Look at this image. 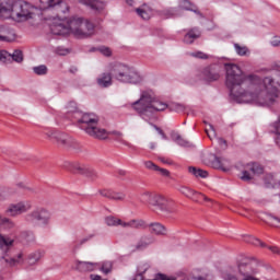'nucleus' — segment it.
Listing matches in <instances>:
<instances>
[{"label": "nucleus", "instance_id": "obj_26", "mask_svg": "<svg viewBox=\"0 0 280 280\" xmlns=\"http://www.w3.org/2000/svg\"><path fill=\"white\" fill-rule=\"evenodd\" d=\"M188 172L189 174H192V176H196V178H207V176H209V172L196 166H189Z\"/></svg>", "mask_w": 280, "mask_h": 280}, {"label": "nucleus", "instance_id": "obj_19", "mask_svg": "<svg viewBox=\"0 0 280 280\" xmlns=\"http://www.w3.org/2000/svg\"><path fill=\"white\" fill-rule=\"evenodd\" d=\"M75 270L79 272H93V270H97V262H91V261H82V260H75L74 261Z\"/></svg>", "mask_w": 280, "mask_h": 280}, {"label": "nucleus", "instance_id": "obj_55", "mask_svg": "<svg viewBox=\"0 0 280 280\" xmlns=\"http://www.w3.org/2000/svg\"><path fill=\"white\" fill-rule=\"evenodd\" d=\"M208 126L209 128H206V133L208 135L209 139H213V137H215V128L211 124Z\"/></svg>", "mask_w": 280, "mask_h": 280}, {"label": "nucleus", "instance_id": "obj_41", "mask_svg": "<svg viewBox=\"0 0 280 280\" xmlns=\"http://www.w3.org/2000/svg\"><path fill=\"white\" fill-rule=\"evenodd\" d=\"M12 244H14V240L0 235V248H8V246H12Z\"/></svg>", "mask_w": 280, "mask_h": 280}, {"label": "nucleus", "instance_id": "obj_5", "mask_svg": "<svg viewBox=\"0 0 280 280\" xmlns=\"http://www.w3.org/2000/svg\"><path fill=\"white\" fill-rule=\"evenodd\" d=\"M112 73L115 80L125 84H141L143 82V78L139 75V72L135 68H130L124 63H112Z\"/></svg>", "mask_w": 280, "mask_h": 280}, {"label": "nucleus", "instance_id": "obj_18", "mask_svg": "<svg viewBox=\"0 0 280 280\" xmlns=\"http://www.w3.org/2000/svg\"><path fill=\"white\" fill-rule=\"evenodd\" d=\"M94 30L95 26L93 25V23H91L89 20H81L77 36H79V38H86L89 36H93Z\"/></svg>", "mask_w": 280, "mask_h": 280}, {"label": "nucleus", "instance_id": "obj_29", "mask_svg": "<svg viewBox=\"0 0 280 280\" xmlns=\"http://www.w3.org/2000/svg\"><path fill=\"white\" fill-rule=\"evenodd\" d=\"M67 109L69 117L73 119H75V113H80V110L78 109V104L75 102H70L67 106Z\"/></svg>", "mask_w": 280, "mask_h": 280}, {"label": "nucleus", "instance_id": "obj_38", "mask_svg": "<svg viewBox=\"0 0 280 280\" xmlns=\"http://www.w3.org/2000/svg\"><path fill=\"white\" fill-rule=\"evenodd\" d=\"M156 194L154 192H150V191H145L141 195V202H144L147 205H152V200L154 199V196Z\"/></svg>", "mask_w": 280, "mask_h": 280}, {"label": "nucleus", "instance_id": "obj_9", "mask_svg": "<svg viewBox=\"0 0 280 280\" xmlns=\"http://www.w3.org/2000/svg\"><path fill=\"white\" fill-rule=\"evenodd\" d=\"M21 191H24L25 194H34V188L27 186L25 182H18L12 186L0 188V202L8 200V198H12V196H16V194H21Z\"/></svg>", "mask_w": 280, "mask_h": 280}, {"label": "nucleus", "instance_id": "obj_4", "mask_svg": "<svg viewBox=\"0 0 280 280\" xmlns=\"http://www.w3.org/2000/svg\"><path fill=\"white\" fill-rule=\"evenodd\" d=\"M34 10H36V8L25 0H8L3 19L27 21L34 16Z\"/></svg>", "mask_w": 280, "mask_h": 280}, {"label": "nucleus", "instance_id": "obj_10", "mask_svg": "<svg viewBox=\"0 0 280 280\" xmlns=\"http://www.w3.org/2000/svg\"><path fill=\"white\" fill-rule=\"evenodd\" d=\"M152 207H156L159 211L165 215V218H170V215H174L176 213V208L174 207V202H171L163 195L155 194L152 199Z\"/></svg>", "mask_w": 280, "mask_h": 280}, {"label": "nucleus", "instance_id": "obj_1", "mask_svg": "<svg viewBox=\"0 0 280 280\" xmlns=\"http://www.w3.org/2000/svg\"><path fill=\"white\" fill-rule=\"evenodd\" d=\"M225 71V84L236 104L270 106L279 97L280 73L265 79L255 74L246 75L235 63H226Z\"/></svg>", "mask_w": 280, "mask_h": 280}, {"label": "nucleus", "instance_id": "obj_8", "mask_svg": "<svg viewBox=\"0 0 280 280\" xmlns=\"http://www.w3.org/2000/svg\"><path fill=\"white\" fill-rule=\"evenodd\" d=\"M40 9L46 10L48 14H52L48 18L52 21L60 19L61 14L69 12V5L62 0H51L48 4L40 3Z\"/></svg>", "mask_w": 280, "mask_h": 280}, {"label": "nucleus", "instance_id": "obj_21", "mask_svg": "<svg viewBox=\"0 0 280 280\" xmlns=\"http://www.w3.org/2000/svg\"><path fill=\"white\" fill-rule=\"evenodd\" d=\"M196 38H200V30L198 27L191 28L184 37V43L191 45Z\"/></svg>", "mask_w": 280, "mask_h": 280}, {"label": "nucleus", "instance_id": "obj_57", "mask_svg": "<svg viewBox=\"0 0 280 280\" xmlns=\"http://www.w3.org/2000/svg\"><path fill=\"white\" fill-rule=\"evenodd\" d=\"M7 5H8V0H0V16L2 19L4 18Z\"/></svg>", "mask_w": 280, "mask_h": 280}, {"label": "nucleus", "instance_id": "obj_49", "mask_svg": "<svg viewBox=\"0 0 280 280\" xmlns=\"http://www.w3.org/2000/svg\"><path fill=\"white\" fill-rule=\"evenodd\" d=\"M186 108L187 107H185V105L180 103H175L171 106V110H175V113H185Z\"/></svg>", "mask_w": 280, "mask_h": 280}, {"label": "nucleus", "instance_id": "obj_3", "mask_svg": "<svg viewBox=\"0 0 280 280\" xmlns=\"http://www.w3.org/2000/svg\"><path fill=\"white\" fill-rule=\"evenodd\" d=\"M74 121H77L79 128L84 130L92 139L105 141V139H108V135H110L106 129L98 127L100 117L93 113L77 112L74 113Z\"/></svg>", "mask_w": 280, "mask_h": 280}, {"label": "nucleus", "instance_id": "obj_52", "mask_svg": "<svg viewBox=\"0 0 280 280\" xmlns=\"http://www.w3.org/2000/svg\"><path fill=\"white\" fill-rule=\"evenodd\" d=\"M112 200H126V194L113 190Z\"/></svg>", "mask_w": 280, "mask_h": 280}, {"label": "nucleus", "instance_id": "obj_44", "mask_svg": "<svg viewBox=\"0 0 280 280\" xmlns=\"http://www.w3.org/2000/svg\"><path fill=\"white\" fill-rule=\"evenodd\" d=\"M212 167H214V170H222V172H229V168L224 167V164H222L220 158H214V161L212 162Z\"/></svg>", "mask_w": 280, "mask_h": 280}, {"label": "nucleus", "instance_id": "obj_51", "mask_svg": "<svg viewBox=\"0 0 280 280\" xmlns=\"http://www.w3.org/2000/svg\"><path fill=\"white\" fill-rule=\"evenodd\" d=\"M113 191L112 189H102L98 190V194L103 197V198H108L109 200H113Z\"/></svg>", "mask_w": 280, "mask_h": 280}, {"label": "nucleus", "instance_id": "obj_53", "mask_svg": "<svg viewBox=\"0 0 280 280\" xmlns=\"http://www.w3.org/2000/svg\"><path fill=\"white\" fill-rule=\"evenodd\" d=\"M275 128H276V133H277L276 143L280 148V116H279L278 122L275 124Z\"/></svg>", "mask_w": 280, "mask_h": 280}, {"label": "nucleus", "instance_id": "obj_36", "mask_svg": "<svg viewBox=\"0 0 280 280\" xmlns=\"http://www.w3.org/2000/svg\"><path fill=\"white\" fill-rule=\"evenodd\" d=\"M88 5L91 8V10H104V2L100 0H89Z\"/></svg>", "mask_w": 280, "mask_h": 280}, {"label": "nucleus", "instance_id": "obj_58", "mask_svg": "<svg viewBox=\"0 0 280 280\" xmlns=\"http://www.w3.org/2000/svg\"><path fill=\"white\" fill-rule=\"evenodd\" d=\"M241 179L245 182L253 180V175H250V172L248 171H243Z\"/></svg>", "mask_w": 280, "mask_h": 280}, {"label": "nucleus", "instance_id": "obj_50", "mask_svg": "<svg viewBox=\"0 0 280 280\" xmlns=\"http://www.w3.org/2000/svg\"><path fill=\"white\" fill-rule=\"evenodd\" d=\"M132 229H137V230L145 229V221L133 219L132 220Z\"/></svg>", "mask_w": 280, "mask_h": 280}, {"label": "nucleus", "instance_id": "obj_22", "mask_svg": "<svg viewBox=\"0 0 280 280\" xmlns=\"http://www.w3.org/2000/svg\"><path fill=\"white\" fill-rule=\"evenodd\" d=\"M144 167H147V170H151V172H160L162 176H170V171L159 167V165L154 164L152 161L144 162Z\"/></svg>", "mask_w": 280, "mask_h": 280}, {"label": "nucleus", "instance_id": "obj_45", "mask_svg": "<svg viewBox=\"0 0 280 280\" xmlns=\"http://www.w3.org/2000/svg\"><path fill=\"white\" fill-rule=\"evenodd\" d=\"M266 222H268V224H270L271 226L280 228V219L272 215V214L267 215V221Z\"/></svg>", "mask_w": 280, "mask_h": 280}, {"label": "nucleus", "instance_id": "obj_14", "mask_svg": "<svg viewBox=\"0 0 280 280\" xmlns=\"http://www.w3.org/2000/svg\"><path fill=\"white\" fill-rule=\"evenodd\" d=\"M221 68L219 65H211L202 69L201 78L207 82H215L220 80Z\"/></svg>", "mask_w": 280, "mask_h": 280}, {"label": "nucleus", "instance_id": "obj_43", "mask_svg": "<svg viewBox=\"0 0 280 280\" xmlns=\"http://www.w3.org/2000/svg\"><path fill=\"white\" fill-rule=\"evenodd\" d=\"M33 71L36 75H47L48 69H47V66L40 65V66L34 67Z\"/></svg>", "mask_w": 280, "mask_h": 280}, {"label": "nucleus", "instance_id": "obj_62", "mask_svg": "<svg viewBox=\"0 0 280 280\" xmlns=\"http://www.w3.org/2000/svg\"><path fill=\"white\" fill-rule=\"evenodd\" d=\"M158 279H160V280H176L174 277H168L163 273H158Z\"/></svg>", "mask_w": 280, "mask_h": 280}, {"label": "nucleus", "instance_id": "obj_27", "mask_svg": "<svg viewBox=\"0 0 280 280\" xmlns=\"http://www.w3.org/2000/svg\"><path fill=\"white\" fill-rule=\"evenodd\" d=\"M0 226H3V229H14L16 226V223L12 221V219H8L5 217L0 215Z\"/></svg>", "mask_w": 280, "mask_h": 280}, {"label": "nucleus", "instance_id": "obj_2", "mask_svg": "<svg viewBox=\"0 0 280 280\" xmlns=\"http://www.w3.org/2000/svg\"><path fill=\"white\" fill-rule=\"evenodd\" d=\"M131 108L140 115L144 121H152L156 117V113L166 110V103L154 98V92L143 91L140 98L131 104Z\"/></svg>", "mask_w": 280, "mask_h": 280}, {"label": "nucleus", "instance_id": "obj_46", "mask_svg": "<svg viewBox=\"0 0 280 280\" xmlns=\"http://www.w3.org/2000/svg\"><path fill=\"white\" fill-rule=\"evenodd\" d=\"M148 246H150V243L142 238L136 244L133 252L145 250Z\"/></svg>", "mask_w": 280, "mask_h": 280}, {"label": "nucleus", "instance_id": "obj_61", "mask_svg": "<svg viewBox=\"0 0 280 280\" xmlns=\"http://www.w3.org/2000/svg\"><path fill=\"white\" fill-rule=\"evenodd\" d=\"M120 226H122V229H132V220L130 221H120Z\"/></svg>", "mask_w": 280, "mask_h": 280}, {"label": "nucleus", "instance_id": "obj_28", "mask_svg": "<svg viewBox=\"0 0 280 280\" xmlns=\"http://www.w3.org/2000/svg\"><path fill=\"white\" fill-rule=\"evenodd\" d=\"M43 258V253L35 252L28 255V264L30 266H34L35 264H38L40 259Z\"/></svg>", "mask_w": 280, "mask_h": 280}, {"label": "nucleus", "instance_id": "obj_56", "mask_svg": "<svg viewBox=\"0 0 280 280\" xmlns=\"http://www.w3.org/2000/svg\"><path fill=\"white\" fill-rule=\"evenodd\" d=\"M190 56H192V58H199L201 60H207V58H209V55L202 51L191 52Z\"/></svg>", "mask_w": 280, "mask_h": 280}, {"label": "nucleus", "instance_id": "obj_34", "mask_svg": "<svg viewBox=\"0 0 280 280\" xmlns=\"http://www.w3.org/2000/svg\"><path fill=\"white\" fill-rule=\"evenodd\" d=\"M245 242L247 244H253V246H261V248H266V243H264L259 238H256L253 236H246Z\"/></svg>", "mask_w": 280, "mask_h": 280}, {"label": "nucleus", "instance_id": "obj_23", "mask_svg": "<svg viewBox=\"0 0 280 280\" xmlns=\"http://www.w3.org/2000/svg\"><path fill=\"white\" fill-rule=\"evenodd\" d=\"M149 226L154 235H167V228L161 223H151Z\"/></svg>", "mask_w": 280, "mask_h": 280}, {"label": "nucleus", "instance_id": "obj_30", "mask_svg": "<svg viewBox=\"0 0 280 280\" xmlns=\"http://www.w3.org/2000/svg\"><path fill=\"white\" fill-rule=\"evenodd\" d=\"M178 191L183 194V196H186V198H194L196 196V190L188 188L186 186H180L178 188Z\"/></svg>", "mask_w": 280, "mask_h": 280}, {"label": "nucleus", "instance_id": "obj_47", "mask_svg": "<svg viewBox=\"0 0 280 280\" xmlns=\"http://www.w3.org/2000/svg\"><path fill=\"white\" fill-rule=\"evenodd\" d=\"M176 9L174 8H170V9H165L162 11V15L165 18V19H172V16H176Z\"/></svg>", "mask_w": 280, "mask_h": 280}, {"label": "nucleus", "instance_id": "obj_60", "mask_svg": "<svg viewBox=\"0 0 280 280\" xmlns=\"http://www.w3.org/2000/svg\"><path fill=\"white\" fill-rule=\"evenodd\" d=\"M56 51L59 56H67V54H69V49L62 47H58Z\"/></svg>", "mask_w": 280, "mask_h": 280}, {"label": "nucleus", "instance_id": "obj_7", "mask_svg": "<svg viewBox=\"0 0 280 280\" xmlns=\"http://www.w3.org/2000/svg\"><path fill=\"white\" fill-rule=\"evenodd\" d=\"M51 220V213L45 208H36L35 210L26 213L24 215V222L36 226V224H43V226H48Z\"/></svg>", "mask_w": 280, "mask_h": 280}, {"label": "nucleus", "instance_id": "obj_32", "mask_svg": "<svg viewBox=\"0 0 280 280\" xmlns=\"http://www.w3.org/2000/svg\"><path fill=\"white\" fill-rule=\"evenodd\" d=\"M148 270H150V264H148V262L140 264L138 266L136 277H140V280L143 279V275H145V272H148Z\"/></svg>", "mask_w": 280, "mask_h": 280}, {"label": "nucleus", "instance_id": "obj_54", "mask_svg": "<svg viewBox=\"0 0 280 280\" xmlns=\"http://www.w3.org/2000/svg\"><path fill=\"white\" fill-rule=\"evenodd\" d=\"M10 58H12L11 54H9L5 50H0V61L1 62H5V61L10 60Z\"/></svg>", "mask_w": 280, "mask_h": 280}, {"label": "nucleus", "instance_id": "obj_42", "mask_svg": "<svg viewBox=\"0 0 280 280\" xmlns=\"http://www.w3.org/2000/svg\"><path fill=\"white\" fill-rule=\"evenodd\" d=\"M93 51H100V54H102L103 56H106L107 58H110V56H113V50H110L106 46L94 48Z\"/></svg>", "mask_w": 280, "mask_h": 280}, {"label": "nucleus", "instance_id": "obj_20", "mask_svg": "<svg viewBox=\"0 0 280 280\" xmlns=\"http://www.w3.org/2000/svg\"><path fill=\"white\" fill-rule=\"evenodd\" d=\"M16 38L14 31L7 26H0V42L12 43Z\"/></svg>", "mask_w": 280, "mask_h": 280}, {"label": "nucleus", "instance_id": "obj_37", "mask_svg": "<svg viewBox=\"0 0 280 280\" xmlns=\"http://www.w3.org/2000/svg\"><path fill=\"white\" fill-rule=\"evenodd\" d=\"M234 49L237 56H248V54H250V50H248V47L241 46L240 44H234Z\"/></svg>", "mask_w": 280, "mask_h": 280}, {"label": "nucleus", "instance_id": "obj_33", "mask_svg": "<svg viewBox=\"0 0 280 280\" xmlns=\"http://www.w3.org/2000/svg\"><path fill=\"white\" fill-rule=\"evenodd\" d=\"M105 224H107V226H121V219L109 215L105 218Z\"/></svg>", "mask_w": 280, "mask_h": 280}, {"label": "nucleus", "instance_id": "obj_24", "mask_svg": "<svg viewBox=\"0 0 280 280\" xmlns=\"http://www.w3.org/2000/svg\"><path fill=\"white\" fill-rule=\"evenodd\" d=\"M20 241L23 244H32L36 242V236L34 235V232L32 231H23L20 234Z\"/></svg>", "mask_w": 280, "mask_h": 280}, {"label": "nucleus", "instance_id": "obj_12", "mask_svg": "<svg viewBox=\"0 0 280 280\" xmlns=\"http://www.w3.org/2000/svg\"><path fill=\"white\" fill-rule=\"evenodd\" d=\"M32 209V201L22 200L16 203H10L5 209V215L9 218H19V215H23V213H27Z\"/></svg>", "mask_w": 280, "mask_h": 280}, {"label": "nucleus", "instance_id": "obj_16", "mask_svg": "<svg viewBox=\"0 0 280 280\" xmlns=\"http://www.w3.org/2000/svg\"><path fill=\"white\" fill-rule=\"evenodd\" d=\"M256 272L255 262L243 261L238 264V275L241 279H246L247 277H253Z\"/></svg>", "mask_w": 280, "mask_h": 280}, {"label": "nucleus", "instance_id": "obj_63", "mask_svg": "<svg viewBox=\"0 0 280 280\" xmlns=\"http://www.w3.org/2000/svg\"><path fill=\"white\" fill-rule=\"evenodd\" d=\"M268 248H269V250H271V253H273V255H280V249H279V247L269 246Z\"/></svg>", "mask_w": 280, "mask_h": 280}, {"label": "nucleus", "instance_id": "obj_40", "mask_svg": "<svg viewBox=\"0 0 280 280\" xmlns=\"http://www.w3.org/2000/svg\"><path fill=\"white\" fill-rule=\"evenodd\" d=\"M138 16H141L144 21H150V16H152L151 11H147L145 9H136Z\"/></svg>", "mask_w": 280, "mask_h": 280}, {"label": "nucleus", "instance_id": "obj_64", "mask_svg": "<svg viewBox=\"0 0 280 280\" xmlns=\"http://www.w3.org/2000/svg\"><path fill=\"white\" fill-rule=\"evenodd\" d=\"M90 279H92V280H102V276H98V275H91V276H90Z\"/></svg>", "mask_w": 280, "mask_h": 280}, {"label": "nucleus", "instance_id": "obj_11", "mask_svg": "<svg viewBox=\"0 0 280 280\" xmlns=\"http://www.w3.org/2000/svg\"><path fill=\"white\" fill-rule=\"evenodd\" d=\"M46 135L51 141H56L62 148H77L78 145L75 139L65 132L49 130Z\"/></svg>", "mask_w": 280, "mask_h": 280}, {"label": "nucleus", "instance_id": "obj_17", "mask_svg": "<svg viewBox=\"0 0 280 280\" xmlns=\"http://www.w3.org/2000/svg\"><path fill=\"white\" fill-rule=\"evenodd\" d=\"M178 9L185 10L186 12H194V14H197L199 19H205V14L200 12L198 5H196L194 2H190L189 0H178Z\"/></svg>", "mask_w": 280, "mask_h": 280}, {"label": "nucleus", "instance_id": "obj_31", "mask_svg": "<svg viewBox=\"0 0 280 280\" xmlns=\"http://www.w3.org/2000/svg\"><path fill=\"white\" fill-rule=\"evenodd\" d=\"M100 270L103 271L104 275H110V272H113V261L110 260L103 261Z\"/></svg>", "mask_w": 280, "mask_h": 280}, {"label": "nucleus", "instance_id": "obj_59", "mask_svg": "<svg viewBox=\"0 0 280 280\" xmlns=\"http://www.w3.org/2000/svg\"><path fill=\"white\" fill-rule=\"evenodd\" d=\"M91 240H93V234H90L83 238H81L79 242H78V246H83V244H86V242H91Z\"/></svg>", "mask_w": 280, "mask_h": 280}, {"label": "nucleus", "instance_id": "obj_25", "mask_svg": "<svg viewBox=\"0 0 280 280\" xmlns=\"http://www.w3.org/2000/svg\"><path fill=\"white\" fill-rule=\"evenodd\" d=\"M171 137L172 140L175 141L182 148H191V142L185 140V138H183L180 135L173 132Z\"/></svg>", "mask_w": 280, "mask_h": 280}, {"label": "nucleus", "instance_id": "obj_35", "mask_svg": "<svg viewBox=\"0 0 280 280\" xmlns=\"http://www.w3.org/2000/svg\"><path fill=\"white\" fill-rule=\"evenodd\" d=\"M4 261L9 266H19V264H23V254L20 253L16 258H4Z\"/></svg>", "mask_w": 280, "mask_h": 280}, {"label": "nucleus", "instance_id": "obj_48", "mask_svg": "<svg viewBox=\"0 0 280 280\" xmlns=\"http://www.w3.org/2000/svg\"><path fill=\"white\" fill-rule=\"evenodd\" d=\"M11 58L14 60V62H21L23 60V51L14 50Z\"/></svg>", "mask_w": 280, "mask_h": 280}, {"label": "nucleus", "instance_id": "obj_15", "mask_svg": "<svg viewBox=\"0 0 280 280\" xmlns=\"http://www.w3.org/2000/svg\"><path fill=\"white\" fill-rule=\"evenodd\" d=\"M96 84H98L101 89H108V86H113V63L108 66L107 72H103L98 75Z\"/></svg>", "mask_w": 280, "mask_h": 280}, {"label": "nucleus", "instance_id": "obj_13", "mask_svg": "<svg viewBox=\"0 0 280 280\" xmlns=\"http://www.w3.org/2000/svg\"><path fill=\"white\" fill-rule=\"evenodd\" d=\"M69 170L75 174L85 176V178H89V180H97V178H100V173H97L93 166L89 164L72 163L70 164Z\"/></svg>", "mask_w": 280, "mask_h": 280}, {"label": "nucleus", "instance_id": "obj_6", "mask_svg": "<svg viewBox=\"0 0 280 280\" xmlns=\"http://www.w3.org/2000/svg\"><path fill=\"white\" fill-rule=\"evenodd\" d=\"M82 18H70L68 20H59V23L50 25V32L55 36H67V34H74L78 36Z\"/></svg>", "mask_w": 280, "mask_h": 280}, {"label": "nucleus", "instance_id": "obj_39", "mask_svg": "<svg viewBox=\"0 0 280 280\" xmlns=\"http://www.w3.org/2000/svg\"><path fill=\"white\" fill-rule=\"evenodd\" d=\"M247 170H249L252 174H264V167L258 163L248 164Z\"/></svg>", "mask_w": 280, "mask_h": 280}]
</instances>
